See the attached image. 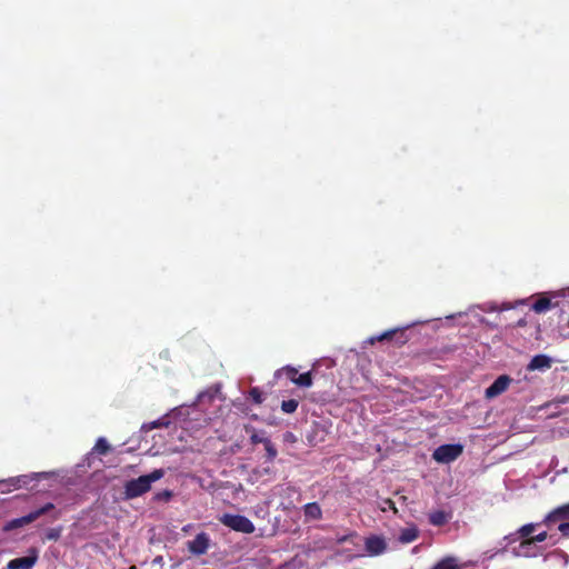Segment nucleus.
<instances>
[{"label": "nucleus", "mask_w": 569, "mask_h": 569, "mask_svg": "<svg viewBox=\"0 0 569 569\" xmlns=\"http://www.w3.org/2000/svg\"><path fill=\"white\" fill-rule=\"evenodd\" d=\"M512 379L508 375L499 376L485 391L487 399H493L502 395L509 388Z\"/></svg>", "instance_id": "7"}, {"label": "nucleus", "mask_w": 569, "mask_h": 569, "mask_svg": "<svg viewBox=\"0 0 569 569\" xmlns=\"http://www.w3.org/2000/svg\"><path fill=\"white\" fill-rule=\"evenodd\" d=\"M163 475L162 469H156L148 475L127 481L123 491L124 498L129 500L144 495L151 489L152 483L161 479Z\"/></svg>", "instance_id": "1"}, {"label": "nucleus", "mask_w": 569, "mask_h": 569, "mask_svg": "<svg viewBox=\"0 0 569 569\" xmlns=\"http://www.w3.org/2000/svg\"><path fill=\"white\" fill-rule=\"evenodd\" d=\"M180 427L186 431H197L207 425V418L197 409L187 410V416L179 421Z\"/></svg>", "instance_id": "6"}, {"label": "nucleus", "mask_w": 569, "mask_h": 569, "mask_svg": "<svg viewBox=\"0 0 569 569\" xmlns=\"http://www.w3.org/2000/svg\"><path fill=\"white\" fill-rule=\"evenodd\" d=\"M29 483V476H19L10 478L8 480L0 481L2 491H10L12 489H19L26 487Z\"/></svg>", "instance_id": "12"}, {"label": "nucleus", "mask_w": 569, "mask_h": 569, "mask_svg": "<svg viewBox=\"0 0 569 569\" xmlns=\"http://www.w3.org/2000/svg\"><path fill=\"white\" fill-rule=\"evenodd\" d=\"M419 530L416 526H409L401 529L399 533V541L402 543H409L415 541L418 538Z\"/></svg>", "instance_id": "17"}, {"label": "nucleus", "mask_w": 569, "mask_h": 569, "mask_svg": "<svg viewBox=\"0 0 569 569\" xmlns=\"http://www.w3.org/2000/svg\"><path fill=\"white\" fill-rule=\"evenodd\" d=\"M268 438H264L263 436H260L258 433H253L251 436V441L253 443H264V440H267Z\"/></svg>", "instance_id": "34"}, {"label": "nucleus", "mask_w": 569, "mask_h": 569, "mask_svg": "<svg viewBox=\"0 0 569 569\" xmlns=\"http://www.w3.org/2000/svg\"><path fill=\"white\" fill-rule=\"evenodd\" d=\"M463 565L453 556H448L439 560L432 569H462Z\"/></svg>", "instance_id": "15"}, {"label": "nucleus", "mask_w": 569, "mask_h": 569, "mask_svg": "<svg viewBox=\"0 0 569 569\" xmlns=\"http://www.w3.org/2000/svg\"><path fill=\"white\" fill-rule=\"evenodd\" d=\"M190 548L194 553H198V555L206 552V550L208 548L207 537L204 535L197 536V538L192 541Z\"/></svg>", "instance_id": "18"}, {"label": "nucleus", "mask_w": 569, "mask_h": 569, "mask_svg": "<svg viewBox=\"0 0 569 569\" xmlns=\"http://www.w3.org/2000/svg\"><path fill=\"white\" fill-rule=\"evenodd\" d=\"M386 503L389 505V508H391L395 511H397L396 508H395V505H393V502L391 500H387Z\"/></svg>", "instance_id": "35"}, {"label": "nucleus", "mask_w": 569, "mask_h": 569, "mask_svg": "<svg viewBox=\"0 0 569 569\" xmlns=\"http://www.w3.org/2000/svg\"><path fill=\"white\" fill-rule=\"evenodd\" d=\"M116 452H118V447L112 446L107 438L100 437L88 452L84 462L101 461L103 457L114 456Z\"/></svg>", "instance_id": "2"}, {"label": "nucleus", "mask_w": 569, "mask_h": 569, "mask_svg": "<svg viewBox=\"0 0 569 569\" xmlns=\"http://www.w3.org/2000/svg\"><path fill=\"white\" fill-rule=\"evenodd\" d=\"M463 451V446L460 443H448L439 446L432 453V458L437 462H452L459 458Z\"/></svg>", "instance_id": "4"}, {"label": "nucleus", "mask_w": 569, "mask_h": 569, "mask_svg": "<svg viewBox=\"0 0 569 569\" xmlns=\"http://www.w3.org/2000/svg\"><path fill=\"white\" fill-rule=\"evenodd\" d=\"M263 446H264V449L267 451L268 458L269 459H274L276 456H277V450L273 447L272 442L269 439H267V440H264Z\"/></svg>", "instance_id": "29"}, {"label": "nucleus", "mask_w": 569, "mask_h": 569, "mask_svg": "<svg viewBox=\"0 0 569 569\" xmlns=\"http://www.w3.org/2000/svg\"><path fill=\"white\" fill-rule=\"evenodd\" d=\"M249 397L252 399V401H253L256 405H260V403H262V401H263L262 392L260 391V389H259L258 387H252V388L249 390Z\"/></svg>", "instance_id": "26"}, {"label": "nucleus", "mask_w": 569, "mask_h": 569, "mask_svg": "<svg viewBox=\"0 0 569 569\" xmlns=\"http://www.w3.org/2000/svg\"><path fill=\"white\" fill-rule=\"evenodd\" d=\"M548 538V533L546 531L543 532H540L538 535H536L535 537H531L530 539L537 543V542H542L545 541L546 539Z\"/></svg>", "instance_id": "33"}, {"label": "nucleus", "mask_w": 569, "mask_h": 569, "mask_svg": "<svg viewBox=\"0 0 569 569\" xmlns=\"http://www.w3.org/2000/svg\"><path fill=\"white\" fill-rule=\"evenodd\" d=\"M170 423H171V421L169 420L168 416H163L160 419L154 420V421H152L150 423L142 425L141 430L142 431H150V430H152L154 428H161V427L168 428L170 426Z\"/></svg>", "instance_id": "21"}, {"label": "nucleus", "mask_w": 569, "mask_h": 569, "mask_svg": "<svg viewBox=\"0 0 569 569\" xmlns=\"http://www.w3.org/2000/svg\"><path fill=\"white\" fill-rule=\"evenodd\" d=\"M305 516L309 519H319L321 517V509L318 503L311 502L305 506Z\"/></svg>", "instance_id": "22"}, {"label": "nucleus", "mask_w": 569, "mask_h": 569, "mask_svg": "<svg viewBox=\"0 0 569 569\" xmlns=\"http://www.w3.org/2000/svg\"><path fill=\"white\" fill-rule=\"evenodd\" d=\"M365 549L371 557L382 555L387 550V541L381 536H369L365 539Z\"/></svg>", "instance_id": "8"}, {"label": "nucleus", "mask_w": 569, "mask_h": 569, "mask_svg": "<svg viewBox=\"0 0 569 569\" xmlns=\"http://www.w3.org/2000/svg\"><path fill=\"white\" fill-rule=\"evenodd\" d=\"M51 509H53V505L52 503H47L43 507L32 511L31 515H34V520H37L39 517H41L42 515L47 513Z\"/></svg>", "instance_id": "30"}, {"label": "nucleus", "mask_w": 569, "mask_h": 569, "mask_svg": "<svg viewBox=\"0 0 569 569\" xmlns=\"http://www.w3.org/2000/svg\"><path fill=\"white\" fill-rule=\"evenodd\" d=\"M171 498V492L163 490L154 495V499L158 501H168Z\"/></svg>", "instance_id": "31"}, {"label": "nucleus", "mask_w": 569, "mask_h": 569, "mask_svg": "<svg viewBox=\"0 0 569 569\" xmlns=\"http://www.w3.org/2000/svg\"><path fill=\"white\" fill-rule=\"evenodd\" d=\"M60 532H61L60 529H51L48 531L47 538L49 540H57L60 537Z\"/></svg>", "instance_id": "32"}, {"label": "nucleus", "mask_w": 569, "mask_h": 569, "mask_svg": "<svg viewBox=\"0 0 569 569\" xmlns=\"http://www.w3.org/2000/svg\"><path fill=\"white\" fill-rule=\"evenodd\" d=\"M536 523H527L525 526H522L519 530H518V535L520 537H528L530 533L533 532L535 528H536Z\"/></svg>", "instance_id": "28"}, {"label": "nucleus", "mask_w": 569, "mask_h": 569, "mask_svg": "<svg viewBox=\"0 0 569 569\" xmlns=\"http://www.w3.org/2000/svg\"><path fill=\"white\" fill-rule=\"evenodd\" d=\"M513 555L517 557H536L539 555V549L536 543L529 538L519 543L512 550Z\"/></svg>", "instance_id": "10"}, {"label": "nucleus", "mask_w": 569, "mask_h": 569, "mask_svg": "<svg viewBox=\"0 0 569 569\" xmlns=\"http://www.w3.org/2000/svg\"><path fill=\"white\" fill-rule=\"evenodd\" d=\"M566 519H569V503L561 506V507L557 508L556 510H553L552 512H550L545 518V523L551 525L552 522H557L558 520H566Z\"/></svg>", "instance_id": "14"}, {"label": "nucleus", "mask_w": 569, "mask_h": 569, "mask_svg": "<svg viewBox=\"0 0 569 569\" xmlns=\"http://www.w3.org/2000/svg\"><path fill=\"white\" fill-rule=\"evenodd\" d=\"M552 307L551 300L548 297H540L535 301L531 309L537 313L548 311Z\"/></svg>", "instance_id": "20"}, {"label": "nucleus", "mask_w": 569, "mask_h": 569, "mask_svg": "<svg viewBox=\"0 0 569 569\" xmlns=\"http://www.w3.org/2000/svg\"><path fill=\"white\" fill-rule=\"evenodd\" d=\"M552 366V359L547 355H536L530 360L529 365L527 366V369L529 371L535 370H547L551 368Z\"/></svg>", "instance_id": "11"}, {"label": "nucleus", "mask_w": 569, "mask_h": 569, "mask_svg": "<svg viewBox=\"0 0 569 569\" xmlns=\"http://www.w3.org/2000/svg\"><path fill=\"white\" fill-rule=\"evenodd\" d=\"M299 402L296 399L283 400L281 402V410L284 413H293L297 410Z\"/></svg>", "instance_id": "24"}, {"label": "nucleus", "mask_w": 569, "mask_h": 569, "mask_svg": "<svg viewBox=\"0 0 569 569\" xmlns=\"http://www.w3.org/2000/svg\"><path fill=\"white\" fill-rule=\"evenodd\" d=\"M220 521L232 530L242 533H252L256 529L254 525L247 517L240 515L227 513L220 518Z\"/></svg>", "instance_id": "3"}, {"label": "nucleus", "mask_w": 569, "mask_h": 569, "mask_svg": "<svg viewBox=\"0 0 569 569\" xmlns=\"http://www.w3.org/2000/svg\"><path fill=\"white\" fill-rule=\"evenodd\" d=\"M408 336L406 333V328H395L385 331L381 335L371 337L369 339V342L371 345L376 343L377 341H391L397 347H401L408 342Z\"/></svg>", "instance_id": "5"}, {"label": "nucleus", "mask_w": 569, "mask_h": 569, "mask_svg": "<svg viewBox=\"0 0 569 569\" xmlns=\"http://www.w3.org/2000/svg\"><path fill=\"white\" fill-rule=\"evenodd\" d=\"M553 525L557 526V529L561 532L563 537L569 538V519L558 520L557 522H552L551 525L548 526L551 527Z\"/></svg>", "instance_id": "25"}, {"label": "nucleus", "mask_w": 569, "mask_h": 569, "mask_svg": "<svg viewBox=\"0 0 569 569\" xmlns=\"http://www.w3.org/2000/svg\"><path fill=\"white\" fill-rule=\"evenodd\" d=\"M269 472V469L263 467V468H254L252 470V475L250 476V481L252 483L254 482H258L260 477L262 476V473H268Z\"/></svg>", "instance_id": "27"}, {"label": "nucleus", "mask_w": 569, "mask_h": 569, "mask_svg": "<svg viewBox=\"0 0 569 569\" xmlns=\"http://www.w3.org/2000/svg\"><path fill=\"white\" fill-rule=\"evenodd\" d=\"M282 376H284L286 378H288L291 382H293V380L297 379V376H298V370L295 368V367H291V366H284L282 367L281 369H278L276 372H274V378L279 379L281 378Z\"/></svg>", "instance_id": "19"}, {"label": "nucleus", "mask_w": 569, "mask_h": 569, "mask_svg": "<svg viewBox=\"0 0 569 569\" xmlns=\"http://www.w3.org/2000/svg\"><path fill=\"white\" fill-rule=\"evenodd\" d=\"M34 521V515H31L28 513L23 517H20V518H16V519H12L10 521H8L4 526H3V531L8 532V531H12L14 529H18V528H22L31 522Z\"/></svg>", "instance_id": "13"}, {"label": "nucleus", "mask_w": 569, "mask_h": 569, "mask_svg": "<svg viewBox=\"0 0 569 569\" xmlns=\"http://www.w3.org/2000/svg\"><path fill=\"white\" fill-rule=\"evenodd\" d=\"M293 383L299 386V387H303V388L311 387L312 386V375H311V372L308 371V372L298 375L297 379L293 380Z\"/></svg>", "instance_id": "23"}, {"label": "nucleus", "mask_w": 569, "mask_h": 569, "mask_svg": "<svg viewBox=\"0 0 569 569\" xmlns=\"http://www.w3.org/2000/svg\"><path fill=\"white\" fill-rule=\"evenodd\" d=\"M523 325H525V321H523V320H519V321H518V326H519V327H521V326H523Z\"/></svg>", "instance_id": "36"}, {"label": "nucleus", "mask_w": 569, "mask_h": 569, "mask_svg": "<svg viewBox=\"0 0 569 569\" xmlns=\"http://www.w3.org/2000/svg\"><path fill=\"white\" fill-rule=\"evenodd\" d=\"M451 517H452L451 512H447L443 510H436L429 515V521L433 526H443L451 519Z\"/></svg>", "instance_id": "16"}, {"label": "nucleus", "mask_w": 569, "mask_h": 569, "mask_svg": "<svg viewBox=\"0 0 569 569\" xmlns=\"http://www.w3.org/2000/svg\"><path fill=\"white\" fill-rule=\"evenodd\" d=\"M38 560L37 550H30L29 556L16 558L7 563L6 569H32Z\"/></svg>", "instance_id": "9"}]
</instances>
